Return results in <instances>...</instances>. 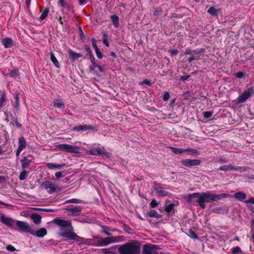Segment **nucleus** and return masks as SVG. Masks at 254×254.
Here are the masks:
<instances>
[{
    "label": "nucleus",
    "mask_w": 254,
    "mask_h": 254,
    "mask_svg": "<svg viewBox=\"0 0 254 254\" xmlns=\"http://www.w3.org/2000/svg\"><path fill=\"white\" fill-rule=\"evenodd\" d=\"M0 221L9 227H12L14 224V220L10 217H6L4 214L0 215Z\"/></svg>",
    "instance_id": "nucleus-13"
},
{
    "label": "nucleus",
    "mask_w": 254,
    "mask_h": 254,
    "mask_svg": "<svg viewBox=\"0 0 254 254\" xmlns=\"http://www.w3.org/2000/svg\"><path fill=\"white\" fill-rule=\"evenodd\" d=\"M95 51L96 54L97 58L99 59H102L103 55H102V54L101 53V52L100 51L99 49H96V50H95Z\"/></svg>",
    "instance_id": "nucleus-44"
},
{
    "label": "nucleus",
    "mask_w": 254,
    "mask_h": 254,
    "mask_svg": "<svg viewBox=\"0 0 254 254\" xmlns=\"http://www.w3.org/2000/svg\"><path fill=\"white\" fill-rule=\"evenodd\" d=\"M252 226H253V228H254L253 232L252 235V238L253 242L254 243V219L252 220Z\"/></svg>",
    "instance_id": "nucleus-54"
},
{
    "label": "nucleus",
    "mask_w": 254,
    "mask_h": 254,
    "mask_svg": "<svg viewBox=\"0 0 254 254\" xmlns=\"http://www.w3.org/2000/svg\"><path fill=\"white\" fill-rule=\"evenodd\" d=\"M223 170H228L229 169H233V168L232 166L223 165Z\"/></svg>",
    "instance_id": "nucleus-56"
},
{
    "label": "nucleus",
    "mask_w": 254,
    "mask_h": 254,
    "mask_svg": "<svg viewBox=\"0 0 254 254\" xmlns=\"http://www.w3.org/2000/svg\"><path fill=\"white\" fill-rule=\"evenodd\" d=\"M83 202H84V201L81 199H76V198H72V199L66 200L64 202V203H82Z\"/></svg>",
    "instance_id": "nucleus-32"
},
{
    "label": "nucleus",
    "mask_w": 254,
    "mask_h": 254,
    "mask_svg": "<svg viewBox=\"0 0 254 254\" xmlns=\"http://www.w3.org/2000/svg\"><path fill=\"white\" fill-rule=\"evenodd\" d=\"M204 51L205 49L203 48L196 50H191V49L188 48L186 50L185 54L190 55V57L188 60L189 63H191L194 60H197L198 58H199L200 54L204 52Z\"/></svg>",
    "instance_id": "nucleus-5"
},
{
    "label": "nucleus",
    "mask_w": 254,
    "mask_h": 254,
    "mask_svg": "<svg viewBox=\"0 0 254 254\" xmlns=\"http://www.w3.org/2000/svg\"><path fill=\"white\" fill-rule=\"evenodd\" d=\"M118 248V246L112 247L108 249H103L102 250V252L104 254H116V249Z\"/></svg>",
    "instance_id": "nucleus-24"
},
{
    "label": "nucleus",
    "mask_w": 254,
    "mask_h": 254,
    "mask_svg": "<svg viewBox=\"0 0 254 254\" xmlns=\"http://www.w3.org/2000/svg\"><path fill=\"white\" fill-rule=\"evenodd\" d=\"M28 175V174L27 172L25 170H23L20 172L18 178L20 181H23L27 178Z\"/></svg>",
    "instance_id": "nucleus-34"
},
{
    "label": "nucleus",
    "mask_w": 254,
    "mask_h": 254,
    "mask_svg": "<svg viewBox=\"0 0 254 254\" xmlns=\"http://www.w3.org/2000/svg\"><path fill=\"white\" fill-rule=\"evenodd\" d=\"M53 222L61 227L60 236L65 238L66 240H73L85 245L95 247L106 246L118 241L116 237L102 238L94 236L91 239L81 238L73 232V228L70 221L55 219L53 220Z\"/></svg>",
    "instance_id": "nucleus-1"
},
{
    "label": "nucleus",
    "mask_w": 254,
    "mask_h": 254,
    "mask_svg": "<svg viewBox=\"0 0 254 254\" xmlns=\"http://www.w3.org/2000/svg\"><path fill=\"white\" fill-rule=\"evenodd\" d=\"M22 150H23L20 149H19V148H18V149H17V151H16V156H17V157H18V156L19 155V154H20V152H21Z\"/></svg>",
    "instance_id": "nucleus-61"
},
{
    "label": "nucleus",
    "mask_w": 254,
    "mask_h": 254,
    "mask_svg": "<svg viewBox=\"0 0 254 254\" xmlns=\"http://www.w3.org/2000/svg\"><path fill=\"white\" fill-rule=\"evenodd\" d=\"M111 18L112 21V23L114 24L116 27H118L119 26V18L118 16L117 15H112L111 16Z\"/></svg>",
    "instance_id": "nucleus-30"
},
{
    "label": "nucleus",
    "mask_w": 254,
    "mask_h": 254,
    "mask_svg": "<svg viewBox=\"0 0 254 254\" xmlns=\"http://www.w3.org/2000/svg\"><path fill=\"white\" fill-rule=\"evenodd\" d=\"M89 57H90V59L91 63H94V62H95V59L94 57L93 54H91V55H89Z\"/></svg>",
    "instance_id": "nucleus-57"
},
{
    "label": "nucleus",
    "mask_w": 254,
    "mask_h": 254,
    "mask_svg": "<svg viewBox=\"0 0 254 254\" xmlns=\"http://www.w3.org/2000/svg\"><path fill=\"white\" fill-rule=\"evenodd\" d=\"M222 197V194L216 195L211 193L209 192H194L188 194L185 198L187 199V201L189 203H192L194 201L192 198H195V202L198 203L201 209H204L205 207L204 203L209 202L212 201H217L220 199Z\"/></svg>",
    "instance_id": "nucleus-2"
},
{
    "label": "nucleus",
    "mask_w": 254,
    "mask_h": 254,
    "mask_svg": "<svg viewBox=\"0 0 254 254\" xmlns=\"http://www.w3.org/2000/svg\"><path fill=\"white\" fill-rule=\"evenodd\" d=\"M220 11V10L217 9L214 6H211L209 9L208 10L207 12L209 14L212 16H216L218 15V12Z\"/></svg>",
    "instance_id": "nucleus-28"
},
{
    "label": "nucleus",
    "mask_w": 254,
    "mask_h": 254,
    "mask_svg": "<svg viewBox=\"0 0 254 254\" xmlns=\"http://www.w3.org/2000/svg\"><path fill=\"white\" fill-rule=\"evenodd\" d=\"M31 218L33 220V222L38 225L41 222V216L37 213H33L31 215Z\"/></svg>",
    "instance_id": "nucleus-21"
},
{
    "label": "nucleus",
    "mask_w": 254,
    "mask_h": 254,
    "mask_svg": "<svg viewBox=\"0 0 254 254\" xmlns=\"http://www.w3.org/2000/svg\"><path fill=\"white\" fill-rule=\"evenodd\" d=\"M234 197L239 201H242L246 198L247 195L245 192L239 191L235 193Z\"/></svg>",
    "instance_id": "nucleus-22"
},
{
    "label": "nucleus",
    "mask_w": 254,
    "mask_h": 254,
    "mask_svg": "<svg viewBox=\"0 0 254 254\" xmlns=\"http://www.w3.org/2000/svg\"><path fill=\"white\" fill-rule=\"evenodd\" d=\"M146 84L148 86L151 85V81L147 79H145L143 80L142 81V82L140 83V84Z\"/></svg>",
    "instance_id": "nucleus-49"
},
{
    "label": "nucleus",
    "mask_w": 254,
    "mask_h": 254,
    "mask_svg": "<svg viewBox=\"0 0 254 254\" xmlns=\"http://www.w3.org/2000/svg\"><path fill=\"white\" fill-rule=\"evenodd\" d=\"M19 75V71L18 69H14L11 70L9 73L10 77H14Z\"/></svg>",
    "instance_id": "nucleus-38"
},
{
    "label": "nucleus",
    "mask_w": 254,
    "mask_h": 254,
    "mask_svg": "<svg viewBox=\"0 0 254 254\" xmlns=\"http://www.w3.org/2000/svg\"><path fill=\"white\" fill-rule=\"evenodd\" d=\"M245 203L254 204V197L250 198L249 200L245 201Z\"/></svg>",
    "instance_id": "nucleus-52"
},
{
    "label": "nucleus",
    "mask_w": 254,
    "mask_h": 254,
    "mask_svg": "<svg viewBox=\"0 0 254 254\" xmlns=\"http://www.w3.org/2000/svg\"><path fill=\"white\" fill-rule=\"evenodd\" d=\"M73 130L80 131H85L87 130H97L96 127L92 126V125H80L78 126H75L73 127Z\"/></svg>",
    "instance_id": "nucleus-14"
},
{
    "label": "nucleus",
    "mask_w": 254,
    "mask_h": 254,
    "mask_svg": "<svg viewBox=\"0 0 254 254\" xmlns=\"http://www.w3.org/2000/svg\"><path fill=\"white\" fill-rule=\"evenodd\" d=\"M104 44L107 46H109V43L107 40V34L106 33L103 34V41Z\"/></svg>",
    "instance_id": "nucleus-39"
},
{
    "label": "nucleus",
    "mask_w": 254,
    "mask_h": 254,
    "mask_svg": "<svg viewBox=\"0 0 254 254\" xmlns=\"http://www.w3.org/2000/svg\"><path fill=\"white\" fill-rule=\"evenodd\" d=\"M147 214L150 217H154L158 219L161 218V215L153 209L148 212Z\"/></svg>",
    "instance_id": "nucleus-27"
},
{
    "label": "nucleus",
    "mask_w": 254,
    "mask_h": 254,
    "mask_svg": "<svg viewBox=\"0 0 254 254\" xmlns=\"http://www.w3.org/2000/svg\"><path fill=\"white\" fill-rule=\"evenodd\" d=\"M21 162V168L24 170L31 165V161L29 160L26 156H23L20 160Z\"/></svg>",
    "instance_id": "nucleus-17"
},
{
    "label": "nucleus",
    "mask_w": 254,
    "mask_h": 254,
    "mask_svg": "<svg viewBox=\"0 0 254 254\" xmlns=\"http://www.w3.org/2000/svg\"><path fill=\"white\" fill-rule=\"evenodd\" d=\"M14 122H15V125L17 127L19 128L21 127L22 125L18 122L17 118L15 119Z\"/></svg>",
    "instance_id": "nucleus-53"
},
{
    "label": "nucleus",
    "mask_w": 254,
    "mask_h": 254,
    "mask_svg": "<svg viewBox=\"0 0 254 254\" xmlns=\"http://www.w3.org/2000/svg\"><path fill=\"white\" fill-rule=\"evenodd\" d=\"M90 155L101 156L102 158H110L111 153L107 152L103 147H97L91 148L89 150Z\"/></svg>",
    "instance_id": "nucleus-4"
},
{
    "label": "nucleus",
    "mask_w": 254,
    "mask_h": 254,
    "mask_svg": "<svg viewBox=\"0 0 254 254\" xmlns=\"http://www.w3.org/2000/svg\"><path fill=\"white\" fill-rule=\"evenodd\" d=\"M68 211L70 212L72 216L75 217L79 216L81 213L82 208L80 206H76L74 207H69L65 208Z\"/></svg>",
    "instance_id": "nucleus-12"
},
{
    "label": "nucleus",
    "mask_w": 254,
    "mask_h": 254,
    "mask_svg": "<svg viewBox=\"0 0 254 254\" xmlns=\"http://www.w3.org/2000/svg\"><path fill=\"white\" fill-rule=\"evenodd\" d=\"M235 76L238 78H242L245 76V73L242 71H239L235 73Z\"/></svg>",
    "instance_id": "nucleus-40"
},
{
    "label": "nucleus",
    "mask_w": 254,
    "mask_h": 254,
    "mask_svg": "<svg viewBox=\"0 0 254 254\" xmlns=\"http://www.w3.org/2000/svg\"><path fill=\"white\" fill-rule=\"evenodd\" d=\"M54 106L61 110H64L65 105L64 102L59 98L55 99L53 101Z\"/></svg>",
    "instance_id": "nucleus-18"
},
{
    "label": "nucleus",
    "mask_w": 254,
    "mask_h": 254,
    "mask_svg": "<svg viewBox=\"0 0 254 254\" xmlns=\"http://www.w3.org/2000/svg\"><path fill=\"white\" fill-rule=\"evenodd\" d=\"M50 59L52 62L54 64L56 67L59 68L60 67V64L57 60V58L55 56L54 53L52 52L50 53Z\"/></svg>",
    "instance_id": "nucleus-26"
},
{
    "label": "nucleus",
    "mask_w": 254,
    "mask_h": 254,
    "mask_svg": "<svg viewBox=\"0 0 254 254\" xmlns=\"http://www.w3.org/2000/svg\"><path fill=\"white\" fill-rule=\"evenodd\" d=\"M188 235L193 239H198V237L195 232L191 229H190Z\"/></svg>",
    "instance_id": "nucleus-35"
},
{
    "label": "nucleus",
    "mask_w": 254,
    "mask_h": 254,
    "mask_svg": "<svg viewBox=\"0 0 254 254\" xmlns=\"http://www.w3.org/2000/svg\"><path fill=\"white\" fill-rule=\"evenodd\" d=\"M63 7L66 8L69 11L73 12V7L71 4H69L66 2H64V4L61 5Z\"/></svg>",
    "instance_id": "nucleus-37"
},
{
    "label": "nucleus",
    "mask_w": 254,
    "mask_h": 254,
    "mask_svg": "<svg viewBox=\"0 0 254 254\" xmlns=\"http://www.w3.org/2000/svg\"><path fill=\"white\" fill-rule=\"evenodd\" d=\"M5 95L4 94H3L0 98V102L1 104L3 103V102L5 101Z\"/></svg>",
    "instance_id": "nucleus-58"
},
{
    "label": "nucleus",
    "mask_w": 254,
    "mask_h": 254,
    "mask_svg": "<svg viewBox=\"0 0 254 254\" xmlns=\"http://www.w3.org/2000/svg\"><path fill=\"white\" fill-rule=\"evenodd\" d=\"M154 190L158 194V196L164 197L171 195V193L164 190L163 188L155 186L154 187Z\"/></svg>",
    "instance_id": "nucleus-15"
},
{
    "label": "nucleus",
    "mask_w": 254,
    "mask_h": 254,
    "mask_svg": "<svg viewBox=\"0 0 254 254\" xmlns=\"http://www.w3.org/2000/svg\"><path fill=\"white\" fill-rule=\"evenodd\" d=\"M158 203L155 199H153L150 203V205L152 208H155L158 205Z\"/></svg>",
    "instance_id": "nucleus-46"
},
{
    "label": "nucleus",
    "mask_w": 254,
    "mask_h": 254,
    "mask_svg": "<svg viewBox=\"0 0 254 254\" xmlns=\"http://www.w3.org/2000/svg\"><path fill=\"white\" fill-rule=\"evenodd\" d=\"M170 98V94L168 92L165 91L164 92L163 100L164 101H167Z\"/></svg>",
    "instance_id": "nucleus-41"
},
{
    "label": "nucleus",
    "mask_w": 254,
    "mask_h": 254,
    "mask_svg": "<svg viewBox=\"0 0 254 254\" xmlns=\"http://www.w3.org/2000/svg\"><path fill=\"white\" fill-rule=\"evenodd\" d=\"M171 17L178 18H179L180 17L178 16V15L176 13H172L171 15Z\"/></svg>",
    "instance_id": "nucleus-63"
},
{
    "label": "nucleus",
    "mask_w": 254,
    "mask_h": 254,
    "mask_svg": "<svg viewBox=\"0 0 254 254\" xmlns=\"http://www.w3.org/2000/svg\"><path fill=\"white\" fill-rule=\"evenodd\" d=\"M91 42H92V47L94 48L95 50H96V49H99L96 44V40L94 38H92L91 39Z\"/></svg>",
    "instance_id": "nucleus-48"
},
{
    "label": "nucleus",
    "mask_w": 254,
    "mask_h": 254,
    "mask_svg": "<svg viewBox=\"0 0 254 254\" xmlns=\"http://www.w3.org/2000/svg\"><path fill=\"white\" fill-rule=\"evenodd\" d=\"M41 12L42 13L40 18L41 20H43L47 16L48 13L49 12V9L48 8H45L44 9H42L41 10Z\"/></svg>",
    "instance_id": "nucleus-31"
},
{
    "label": "nucleus",
    "mask_w": 254,
    "mask_h": 254,
    "mask_svg": "<svg viewBox=\"0 0 254 254\" xmlns=\"http://www.w3.org/2000/svg\"><path fill=\"white\" fill-rule=\"evenodd\" d=\"M240 252H241L240 248L239 247H236L232 249V253L233 254H238Z\"/></svg>",
    "instance_id": "nucleus-43"
},
{
    "label": "nucleus",
    "mask_w": 254,
    "mask_h": 254,
    "mask_svg": "<svg viewBox=\"0 0 254 254\" xmlns=\"http://www.w3.org/2000/svg\"><path fill=\"white\" fill-rule=\"evenodd\" d=\"M212 116V113L209 111L203 112V117L205 119L209 118Z\"/></svg>",
    "instance_id": "nucleus-45"
},
{
    "label": "nucleus",
    "mask_w": 254,
    "mask_h": 254,
    "mask_svg": "<svg viewBox=\"0 0 254 254\" xmlns=\"http://www.w3.org/2000/svg\"><path fill=\"white\" fill-rule=\"evenodd\" d=\"M6 250L9 252H14L15 250V248L12 245H8L6 246Z\"/></svg>",
    "instance_id": "nucleus-50"
},
{
    "label": "nucleus",
    "mask_w": 254,
    "mask_h": 254,
    "mask_svg": "<svg viewBox=\"0 0 254 254\" xmlns=\"http://www.w3.org/2000/svg\"><path fill=\"white\" fill-rule=\"evenodd\" d=\"M33 232L34 234H31L33 236H36L39 238H43L47 234V230L44 228H42L35 232V231L33 229Z\"/></svg>",
    "instance_id": "nucleus-16"
},
{
    "label": "nucleus",
    "mask_w": 254,
    "mask_h": 254,
    "mask_svg": "<svg viewBox=\"0 0 254 254\" xmlns=\"http://www.w3.org/2000/svg\"><path fill=\"white\" fill-rule=\"evenodd\" d=\"M170 148H171L173 152L176 154H182L184 153V149L183 148H179L174 147H170Z\"/></svg>",
    "instance_id": "nucleus-33"
},
{
    "label": "nucleus",
    "mask_w": 254,
    "mask_h": 254,
    "mask_svg": "<svg viewBox=\"0 0 254 254\" xmlns=\"http://www.w3.org/2000/svg\"><path fill=\"white\" fill-rule=\"evenodd\" d=\"M175 205L174 203H171L165 206L164 210L167 213H170L173 210Z\"/></svg>",
    "instance_id": "nucleus-36"
},
{
    "label": "nucleus",
    "mask_w": 254,
    "mask_h": 254,
    "mask_svg": "<svg viewBox=\"0 0 254 254\" xmlns=\"http://www.w3.org/2000/svg\"><path fill=\"white\" fill-rule=\"evenodd\" d=\"M46 166L49 169H54L56 168L61 169L64 168L65 166V164L64 163L58 164L53 163H49L47 164Z\"/></svg>",
    "instance_id": "nucleus-25"
},
{
    "label": "nucleus",
    "mask_w": 254,
    "mask_h": 254,
    "mask_svg": "<svg viewBox=\"0 0 254 254\" xmlns=\"http://www.w3.org/2000/svg\"><path fill=\"white\" fill-rule=\"evenodd\" d=\"M181 163L183 165L190 168L192 166L199 165L201 163V161L199 159H185L182 160Z\"/></svg>",
    "instance_id": "nucleus-10"
},
{
    "label": "nucleus",
    "mask_w": 254,
    "mask_h": 254,
    "mask_svg": "<svg viewBox=\"0 0 254 254\" xmlns=\"http://www.w3.org/2000/svg\"><path fill=\"white\" fill-rule=\"evenodd\" d=\"M16 225L19 230L22 232L34 234L33 232V228L27 222L18 220L16 222Z\"/></svg>",
    "instance_id": "nucleus-9"
},
{
    "label": "nucleus",
    "mask_w": 254,
    "mask_h": 254,
    "mask_svg": "<svg viewBox=\"0 0 254 254\" xmlns=\"http://www.w3.org/2000/svg\"><path fill=\"white\" fill-rule=\"evenodd\" d=\"M101 232L104 233V234H105L107 236H111V234L110 233H109V232H108L107 231H105L104 230H102L101 231Z\"/></svg>",
    "instance_id": "nucleus-59"
},
{
    "label": "nucleus",
    "mask_w": 254,
    "mask_h": 254,
    "mask_svg": "<svg viewBox=\"0 0 254 254\" xmlns=\"http://www.w3.org/2000/svg\"><path fill=\"white\" fill-rule=\"evenodd\" d=\"M5 181V177L3 176H0V183H2Z\"/></svg>",
    "instance_id": "nucleus-62"
},
{
    "label": "nucleus",
    "mask_w": 254,
    "mask_h": 254,
    "mask_svg": "<svg viewBox=\"0 0 254 254\" xmlns=\"http://www.w3.org/2000/svg\"><path fill=\"white\" fill-rule=\"evenodd\" d=\"M55 176L57 178H60L62 176V172L61 171L58 172L55 174Z\"/></svg>",
    "instance_id": "nucleus-55"
},
{
    "label": "nucleus",
    "mask_w": 254,
    "mask_h": 254,
    "mask_svg": "<svg viewBox=\"0 0 254 254\" xmlns=\"http://www.w3.org/2000/svg\"><path fill=\"white\" fill-rule=\"evenodd\" d=\"M169 52L170 53V54L172 57H174V56L178 55L179 53V51L178 50L175 49V50H169Z\"/></svg>",
    "instance_id": "nucleus-42"
},
{
    "label": "nucleus",
    "mask_w": 254,
    "mask_h": 254,
    "mask_svg": "<svg viewBox=\"0 0 254 254\" xmlns=\"http://www.w3.org/2000/svg\"><path fill=\"white\" fill-rule=\"evenodd\" d=\"M41 187L46 190L49 189L48 192L50 193L55 192L57 189L54 183L48 181L43 182L41 185Z\"/></svg>",
    "instance_id": "nucleus-11"
},
{
    "label": "nucleus",
    "mask_w": 254,
    "mask_h": 254,
    "mask_svg": "<svg viewBox=\"0 0 254 254\" xmlns=\"http://www.w3.org/2000/svg\"><path fill=\"white\" fill-rule=\"evenodd\" d=\"M190 75L182 76L180 77V80L185 82V81L188 80L190 78Z\"/></svg>",
    "instance_id": "nucleus-51"
},
{
    "label": "nucleus",
    "mask_w": 254,
    "mask_h": 254,
    "mask_svg": "<svg viewBox=\"0 0 254 254\" xmlns=\"http://www.w3.org/2000/svg\"><path fill=\"white\" fill-rule=\"evenodd\" d=\"M158 247L152 244L143 245L141 254H158Z\"/></svg>",
    "instance_id": "nucleus-8"
},
{
    "label": "nucleus",
    "mask_w": 254,
    "mask_h": 254,
    "mask_svg": "<svg viewBox=\"0 0 254 254\" xmlns=\"http://www.w3.org/2000/svg\"><path fill=\"white\" fill-rule=\"evenodd\" d=\"M118 251L120 254H139L140 243L136 240H132L125 244L119 245Z\"/></svg>",
    "instance_id": "nucleus-3"
},
{
    "label": "nucleus",
    "mask_w": 254,
    "mask_h": 254,
    "mask_svg": "<svg viewBox=\"0 0 254 254\" xmlns=\"http://www.w3.org/2000/svg\"><path fill=\"white\" fill-rule=\"evenodd\" d=\"M80 5H83L85 3V0H78Z\"/></svg>",
    "instance_id": "nucleus-64"
},
{
    "label": "nucleus",
    "mask_w": 254,
    "mask_h": 254,
    "mask_svg": "<svg viewBox=\"0 0 254 254\" xmlns=\"http://www.w3.org/2000/svg\"><path fill=\"white\" fill-rule=\"evenodd\" d=\"M60 150L64 151L68 153H75L79 152V147L76 146L66 144H62L56 146Z\"/></svg>",
    "instance_id": "nucleus-7"
},
{
    "label": "nucleus",
    "mask_w": 254,
    "mask_h": 254,
    "mask_svg": "<svg viewBox=\"0 0 254 254\" xmlns=\"http://www.w3.org/2000/svg\"><path fill=\"white\" fill-rule=\"evenodd\" d=\"M84 49L87 54L89 55L93 54L90 48L87 45L84 46Z\"/></svg>",
    "instance_id": "nucleus-47"
},
{
    "label": "nucleus",
    "mask_w": 254,
    "mask_h": 254,
    "mask_svg": "<svg viewBox=\"0 0 254 254\" xmlns=\"http://www.w3.org/2000/svg\"><path fill=\"white\" fill-rule=\"evenodd\" d=\"M97 67L99 71L101 72H103L105 71V69L102 66L98 65Z\"/></svg>",
    "instance_id": "nucleus-60"
},
{
    "label": "nucleus",
    "mask_w": 254,
    "mask_h": 254,
    "mask_svg": "<svg viewBox=\"0 0 254 254\" xmlns=\"http://www.w3.org/2000/svg\"><path fill=\"white\" fill-rule=\"evenodd\" d=\"M2 43L5 48H8L13 46V41L11 38L6 37L2 40Z\"/></svg>",
    "instance_id": "nucleus-19"
},
{
    "label": "nucleus",
    "mask_w": 254,
    "mask_h": 254,
    "mask_svg": "<svg viewBox=\"0 0 254 254\" xmlns=\"http://www.w3.org/2000/svg\"><path fill=\"white\" fill-rule=\"evenodd\" d=\"M18 148L20 149L23 150L26 147V141L24 136H22L18 139Z\"/></svg>",
    "instance_id": "nucleus-23"
},
{
    "label": "nucleus",
    "mask_w": 254,
    "mask_h": 254,
    "mask_svg": "<svg viewBox=\"0 0 254 254\" xmlns=\"http://www.w3.org/2000/svg\"><path fill=\"white\" fill-rule=\"evenodd\" d=\"M70 59L74 61L75 59H78L82 56L81 54L76 53L71 49H69L67 51Z\"/></svg>",
    "instance_id": "nucleus-20"
},
{
    "label": "nucleus",
    "mask_w": 254,
    "mask_h": 254,
    "mask_svg": "<svg viewBox=\"0 0 254 254\" xmlns=\"http://www.w3.org/2000/svg\"><path fill=\"white\" fill-rule=\"evenodd\" d=\"M184 153H183V154H185L186 155H193L197 154V150L191 148L184 149Z\"/></svg>",
    "instance_id": "nucleus-29"
},
{
    "label": "nucleus",
    "mask_w": 254,
    "mask_h": 254,
    "mask_svg": "<svg viewBox=\"0 0 254 254\" xmlns=\"http://www.w3.org/2000/svg\"><path fill=\"white\" fill-rule=\"evenodd\" d=\"M254 94V89L253 88L251 87L246 90L239 96L236 99V102L238 104L243 103L245 102L248 99L251 98Z\"/></svg>",
    "instance_id": "nucleus-6"
}]
</instances>
